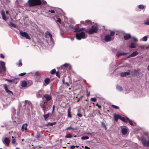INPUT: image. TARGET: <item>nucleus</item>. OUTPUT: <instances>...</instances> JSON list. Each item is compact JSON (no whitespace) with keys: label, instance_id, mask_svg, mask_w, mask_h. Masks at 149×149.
Instances as JSON below:
<instances>
[{"label":"nucleus","instance_id":"3c124183","mask_svg":"<svg viewBox=\"0 0 149 149\" xmlns=\"http://www.w3.org/2000/svg\"><path fill=\"white\" fill-rule=\"evenodd\" d=\"M17 65H18V66H20L22 65V63L21 62V61H19V63Z\"/></svg>","mask_w":149,"mask_h":149},{"label":"nucleus","instance_id":"ea45409f","mask_svg":"<svg viewBox=\"0 0 149 149\" xmlns=\"http://www.w3.org/2000/svg\"><path fill=\"white\" fill-rule=\"evenodd\" d=\"M10 24L14 28H16V26L15 24H14L12 23V22H10Z\"/></svg>","mask_w":149,"mask_h":149},{"label":"nucleus","instance_id":"2eb2a0df","mask_svg":"<svg viewBox=\"0 0 149 149\" xmlns=\"http://www.w3.org/2000/svg\"><path fill=\"white\" fill-rule=\"evenodd\" d=\"M138 54V53L137 51H134L131 54L129 55L127 57V58H129L131 57H134L136 56Z\"/></svg>","mask_w":149,"mask_h":149},{"label":"nucleus","instance_id":"49530a36","mask_svg":"<svg viewBox=\"0 0 149 149\" xmlns=\"http://www.w3.org/2000/svg\"><path fill=\"white\" fill-rule=\"evenodd\" d=\"M61 19L60 18H58L56 20V22L57 23L58 22H59V24H61Z\"/></svg>","mask_w":149,"mask_h":149},{"label":"nucleus","instance_id":"37998d69","mask_svg":"<svg viewBox=\"0 0 149 149\" xmlns=\"http://www.w3.org/2000/svg\"><path fill=\"white\" fill-rule=\"evenodd\" d=\"M129 121L130 124L132 125V126H133V123H132V121L130 120L129 118V119L128 120H127V121Z\"/></svg>","mask_w":149,"mask_h":149},{"label":"nucleus","instance_id":"9b49d317","mask_svg":"<svg viewBox=\"0 0 149 149\" xmlns=\"http://www.w3.org/2000/svg\"><path fill=\"white\" fill-rule=\"evenodd\" d=\"M3 143L7 146H9L10 142L9 139L8 138H5L4 140L3 141Z\"/></svg>","mask_w":149,"mask_h":149},{"label":"nucleus","instance_id":"a19ab883","mask_svg":"<svg viewBox=\"0 0 149 149\" xmlns=\"http://www.w3.org/2000/svg\"><path fill=\"white\" fill-rule=\"evenodd\" d=\"M5 80L6 81H7L8 82H10V83H11V82H13V81H14V80L13 79H5Z\"/></svg>","mask_w":149,"mask_h":149},{"label":"nucleus","instance_id":"338daca9","mask_svg":"<svg viewBox=\"0 0 149 149\" xmlns=\"http://www.w3.org/2000/svg\"><path fill=\"white\" fill-rule=\"evenodd\" d=\"M1 57L2 58H4V56H3V55L2 54H1Z\"/></svg>","mask_w":149,"mask_h":149},{"label":"nucleus","instance_id":"13d9d810","mask_svg":"<svg viewBox=\"0 0 149 149\" xmlns=\"http://www.w3.org/2000/svg\"><path fill=\"white\" fill-rule=\"evenodd\" d=\"M75 147V146L72 145L70 146V148L71 149H72L74 148Z\"/></svg>","mask_w":149,"mask_h":149},{"label":"nucleus","instance_id":"f8f14e48","mask_svg":"<svg viewBox=\"0 0 149 149\" xmlns=\"http://www.w3.org/2000/svg\"><path fill=\"white\" fill-rule=\"evenodd\" d=\"M141 142L144 146H149V141H146L145 139H142L141 140Z\"/></svg>","mask_w":149,"mask_h":149},{"label":"nucleus","instance_id":"aec40b11","mask_svg":"<svg viewBox=\"0 0 149 149\" xmlns=\"http://www.w3.org/2000/svg\"><path fill=\"white\" fill-rule=\"evenodd\" d=\"M130 72H122L120 73V76L122 77H125L126 75L130 74Z\"/></svg>","mask_w":149,"mask_h":149},{"label":"nucleus","instance_id":"423d86ee","mask_svg":"<svg viewBox=\"0 0 149 149\" xmlns=\"http://www.w3.org/2000/svg\"><path fill=\"white\" fill-rule=\"evenodd\" d=\"M42 98L43 100L42 102H47L52 99V97L51 95L46 94L43 96Z\"/></svg>","mask_w":149,"mask_h":149},{"label":"nucleus","instance_id":"ddd939ff","mask_svg":"<svg viewBox=\"0 0 149 149\" xmlns=\"http://www.w3.org/2000/svg\"><path fill=\"white\" fill-rule=\"evenodd\" d=\"M27 123L24 124L21 127V130L23 132H25L27 130Z\"/></svg>","mask_w":149,"mask_h":149},{"label":"nucleus","instance_id":"c03bdc74","mask_svg":"<svg viewBox=\"0 0 149 149\" xmlns=\"http://www.w3.org/2000/svg\"><path fill=\"white\" fill-rule=\"evenodd\" d=\"M5 91L6 92L8 93V94H10V93H12V94L13 93V92L9 90L8 88L7 89V90H5Z\"/></svg>","mask_w":149,"mask_h":149},{"label":"nucleus","instance_id":"c9c22d12","mask_svg":"<svg viewBox=\"0 0 149 149\" xmlns=\"http://www.w3.org/2000/svg\"><path fill=\"white\" fill-rule=\"evenodd\" d=\"M56 72V70L55 69H53L50 72V73L51 74H54Z\"/></svg>","mask_w":149,"mask_h":149},{"label":"nucleus","instance_id":"8fccbe9b","mask_svg":"<svg viewBox=\"0 0 149 149\" xmlns=\"http://www.w3.org/2000/svg\"><path fill=\"white\" fill-rule=\"evenodd\" d=\"M85 23H87L88 24H90L91 23V21L89 20H86L85 21Z\"/></svg>","mask_w":149,"mask_h":149},{"label":"nucleus","instance_id":"6e6552de","mask_svg":"<svg viewBox=\"0 0 149 149\" xmlns=\"http://www.w3.org/2000/svg\"><path fill=\"white\" fill-rule=\"evenodd\" d=\"M19 33L21 36L27 39H30L31 38L29 36L28 34L26 32L22 31H20Z\"/></svg>","mask_w":149,"mask_h":149},{"label":"nucleus","instance_id":"e433bc0d","mask_svg":"<svg viewBox=\"0 0 149 149\" xmlns=\"http://www.w3.org/2000/svg\"><path fill=\"white\" fill-rule=\"evenodd\" d=\"M74 32H77L78 31H80V29L79 28H74Z\"/></svg>","mask_w":149,"mask_h":149},{"label":"nucleus","instance_id":"72a5a7b5","mask_svg":"<svg viewBox=\"0 0 149 149\" xmlns=\"http://www.w3.org/2000/svg\"><path fill=\"white\" fill-rule=\"evenodd\" d=\"M89 137L88 136H83L81 137V139L84 140L88 139Z\"/></svg>","mask_w":149,"mask_h":149},{"label":"nucleus","instance_id":"c85d7f7f","mask_svg":"<svg viewBox=\"0 0 149 149\" xmlns=\"http://www.w3.org/2000/svg\"><path fill=\"white\" fill-rule=\"evenodd\" d=\"M145 7V6H144L142 5H140L138 6L139 8L141 9H143Z\"/></svg>","mask_w":149,"mask_h":149},{"label":"nucleus","instance_id":"f03ea898","mask_svg":"<svg viewBox=\"0 0 149 149\" xmlns=\"http://www.w3.org/2000/svg\"><path fill=\"white\" fill-rule=\"evenodd\" d=\"M40 105L44 112L45 111L49 110L51 107V105L47 102H42L40 103Z\"/></svg>","mask_w":149,"mask_h":149},{"label":"nucleus","instance_id":"6e6d98bb","mask_svg":"<svg viewBox=\"0 0 149 149\" xmlns=\"http://www.w3.org/2000/svg\"><path fill=\"white\" fill-rule=\"evenodd\" d=\"M77 115L79 117H81L82 116V115L81 114L79 113H77Z\"/></svg>","mask_w":149,"mask_h":149},{"label":"nucleus","instance_id":"c756f323","mask_svg":"<svg viewBox=\"0 0 149 149\" xmlns=\"http://www.w3.org/2000/svg\"><path fill=\"white\" fill-rule=\"evenodd\" d=\"M65 137L67 138H71L72 137V136L70 134H67Z\"/></svg>","mask_w":149,"mask_h":149},{"label":"nucleus","instance_id":"4d7b16f0","mask_svg":"<svg viewBox=\"0 0 149 149\" xmlns=\"http://www.w3.org/2000/svg\"><path fill=\"white\" fill-rule=\"evenodd\" d=\"M40 137V136L39 134L37 135L35 137L37 138H38Z\"/></svg>","mask_w":149,"mask_h":149},{"label":"nucleus","instance_id":"2f4dec72","mask_svg":"<svg viewBox=\"0 0 149 149\" xmlns=\"http://www.w3.org/2000/svg\"><path fill=\"white\" fill-rule=\"evenodd\" d=\"M147 40V37L145 36L143 37L142 39V40L144 42H146Z\"/></svg>","mask_w":149,"mask_h":149},{"label":"nucleus","instance_id":"39448f33","mask_svg":"<svg viewBox=\"0 0 149 149\" xmlns=\"http://www.w3.org/2000/svg\"><path fill=\"white\" fill-rule=\"evenodd\" d=\"M98 30V28L97 26H92L91 28L89 30L88 33L90 35L94 33H97Z\"/></svg>","mask_w":149,"mask_h":149},{"label":"nucleus","instance_id":"0eeeda50","mask_svg":"<svg viewBox=\"0 0 149 149\" xmlns=\"http://www.w3.org/2000/svg\"><path fill=\"white\" fill-rule=\"evenodd\" d=\"M61 68L64 70H69L71 69V66L69 64L66 63L62 65L61 66Z\"/></svg>","mask_w":149,"mask_h":149},{"label":"nucleus","instance_id":"bf43d9fd","mask_svg":"<svg viewBox=\"0 0 149 149\" xmlns=\"http://www.w3.org/2000/svg\"><path fill=\"white\" fill-rule=\"evenodd\" d=\"M4 87L5 89V90H7V88L6 86V84H4Z\"/></svg>","mask_w":149,"mask_h":149},{"label":"nucleus","instance_id":"4c0bfd02","mask_svg":"<svg viewBox=\"0 0 149 149\" xmlns=\"http://www.w3.org/2000/svg\"><path fill=\"white\" fill-rule=\"evenodd\" d=\"M111 106L112 107H113L115 109H119V107L118 106H115V105H111Z\"/></svg>","mask_w":149,"mask_h":149},{"label":"nucleus","instance_id":"f3484780","mask_svg":"<svg viewBox=\"0 0 149 149\" xmlns=\"http://www.w3.org/2000/svg\"><path fill=\"white\" fill-rule=\"evenodd\" d=\"M22 102L24 104V107H26V104H27L28 107H31V102L29 101L25 100L24 102Z\"/></svg>","mask_w":149,"mask_h":149},{"label":"nucleus","instance_id":"cd10ccee","mask_svg":"<svg viewBox=\"0 0 149 149\" xmlns=\"http://www.w3.org/2000/svg\"><path fill=\"white\" fill-rule=\"evenodd\" d=\"M50 81V79L49 78H47L45 80V82L47 84H49Z\"/></svg>","mask_w":149,"mask_h":149},{"label":"nucleus","instance_id":"b1692460","mask_svg":"<svg viewBox=\"0 0 149 149\" xmlns=\"http://www.w3.org/2000/svg\"><path fill=\"white\" fill-rule=\"evenodd\" d=\"M120 116L119 115L115 114L114 115V118L115 120L117 121L118 119H120Z\"/></svg>","mask_w":149,"mask_h":149},{"label":"nucleus","instance_id":"393cba45","mask_svg":"<svg viewBox=\"0 0 149 149\" xmlns=\"http://www.w3.org/2000/svg\"><path fill=\"white\" fill-rule=\"evenodd\" d=\"M129 47L131 48H134L136 47V45L134 43L132 42L130 44Z\"/></svg>","mask_w":149,"mask_h":149},{"label":"nucleus","instance_id":"680f3d73","mask_svg":"<svg viewBox=\"0 0 149 149\" xmlns=\"http://www.w3.org/2000/svg\"><path fill=\"white\" fill-rule=\"evenodd\" d=\"M128 54H129V53H122V55H125Z\"/></svg>","mask_w":149,"mask_h":149},{"label":"nucleus","instance_id":"dca6fc26","mask_svg":"<svg viewBox=\"0 0 149 149\" xmlns=\"http://www.w3.org/2000/svg\"><path fill=\"white\" fill-rule=\"evenodd\" d=\"M44 93L43 91L42 90H40L36 94V96L38 97H41Z\"/></svg>","mask_w":149,"mask_h":149},{"label":"nucleus","instance_id":"a878e982","mask_svg":"<svg viewBox=\"0 0 149 149\" xmlns=\"http://www.w3.org/2000/svg\"><path fill=\"white\" fill-rule=\"evenodd\" d=\"M27 85L26 82L25 81H22L21 83V85L23 87H25Z\"/></svg>","mask_w":149,"mask_h":149},{"label":"nucleus","instance_id":"de8ad7c7","mask_svg":"<svg viewBox=\"0 0 149 149\" xmlns=\"http://www.w3.org/2000/svg\"><path fill=\"white\" fill-rule=\"evenodd\" d=\"M26 74V73L25 72H23L22 73H21L20 74H19V76H23L24 75H25Z\"/></svg>","mask_w":149,"mask_h":149},{"label":"nucleus","instance_id":"0e129e2a","mask_svg":"<svg viewBox=\"0 0 149 149\" xmlns=\"http://www.w3.org/2000/svg\"><path fill=\"white\" fill-rule=\"evenodd\" d=\"M72 129V127H67L66 129V130H69L70 129Z\"/></svg>","mask_w":149,"mask_h":149},{"label":"nucleus","instance_id":"603ef678","mask_svg":"<svg viewBox=\"0 0 149 149\" xmlns=\"http://www.w3.org/2000/svg\"><path fill=\"white\" fill-rule=\"evenodd\" d=\"M132 39L135 42H137L138 41V40L134 37H133Z\"/></svg>","mask_w":149,"mask_h":149},{"label":"nucleus","instance_id":"58836bf2","mask_svg":"<svg viewBox=\"0 0 149 149\" xmlns=\"http://www.w3.org/2000/svg\"><path fill=\"white\" fill-rule=\"evenodd\" d=\"M102 125L103 126V127H104L105 128V129H107L106 126L105 124V123L103 122H101Z\"/></svg>","mask_w":149,"mask_h":149},{"label":"nucleus","instance_id":"bb28decb","mask_svg":"<svg viewBox=\"0 0 149 149\" xmlns=\"http://www.w3.org/2000/svg\"><path fill=\"white\" fill-rule=\"evenodd\" d=\"M117 90L119 91H123V89L122 87L119 86H117L116 87Z\"/></svg>","mask_w":149,"mask_h":149},{"label":"nucleus","instance_id":"473e14b6","mask_svg":"<svg viewBox=\"0 0 149 149\" xmlns=\"http://www.w3.org/2000/svg\"><path fill=\"white\" fill-rule=\"evenodd\" d=\"M116 55L118 57L120 56H122V53L118 52L116 54Z\"/></svg>","mask_w":149,"mask_h":149},{"label":"nucleus","instance_id":"4be33fe9","mask_svg":"<svg viewBox=\"0 0 149 149\" xmlns=\"http://www.w3.org/2000/svg\"><path fill=\"white\" fill-rule=\"evenodd\" d=\"M127 132V130L125 128H123L122 130V133L123 135H125Z\"/></svg>","mask_w":149,"mask_h":149},{"label":"nucleus","instance_id":"f257e3e1","mask_svg":"<svg viewBox=\"0 0 149 149\" xmlns=\"http://www.w3.org/2000/svg\"><path fill=\"white\" fill-rule=\"evenodd\" d=\"M28 2L29 6H33L41 4L46 5L47 4L46 2L43 0H29Z\"/></svg>","mask_w":149,"mask_h":149},{"label":"nucleus","instance_id":"a211bd4d","mask_svg":"<svg viewBox=\"0 0 149 149\" xmlns=\"http://www.w3.org/2000/svg\"><path fill=\"white\" fill-rule=\"evenodd\" d=\"M131 38V36L129 34H125L124 35V38L125 40H127Z\"/></svg>","mask_w":149,"mask_h":149},{"label":"nucleus","instance_id":"4468645a","mask_svg":"<svg viewBox=\"0 0 149 149\" xmlns=\"http://www.w3.org/2000/svg\"><path fill=\"white\" fill-rule=\"evenodd\" d=\"M0 65L2 68L3 70L5 72L6 71V68L5 67V63L3 61H0Z\"/></svg>","mask_w":149,"mask_h":149},{"label":"nucleus","instance_id":"5fc2aeb1","mask_svg":"<svg viewBox=\"0 0 149 149\" xmlns=\"http://www.w3.org/2000/svg\"><path fill=\"white\" fill-rule=\"evenodd\" d=\"M145 134L148 137V139H149V134L148 133L146 132L145 133Z\"/></svg>","mask_w":149,"mask_h":149},{"label":"nucleus","instance_id":"864d4df0","mask_svg":"<svg viewBox=\"0 0 149 149\" xmlns=\"http://www.w3.org/2000/svg\"><path fill=\"white\" fill-rule=\"evenodd\" d=\"M48 11L49 12H51L52 13H54L55 12V11L54 10H49Z\"/></svg>","mask_w":149,"mask_h":149},{"label":"nucleus","instance_id":"69168bd1","mask_svg":"<svg viewBox=\"0 0 149 149\" xmlns=\"http://www.w3.org/2000/svg\"><path fill=\"white\" fill-rule=\"evenodd\" d=\"M55 109V106L54 105L53 107V109H52V112H53L54 110Z\"/></svg>","mask_w":149,"mask_h":149},{"label":"nucleus","instance_id":"09e8293b","mask_svg":"<svg viewBox=\"0 0 149 149\" xmlns=\"http://www.w3.org/2000/svg\"><path fill=\"white\" fill-rule=\"evenodd\" d=\"M144 24L146 25H149V20H147L145 21Z\"/></svg>","mask_w":149,"mask_h":149},{"label":"nucleus","instance_id":"1a4fd4ad","mask_svg":"<svg viewBox=\"0 0 149 149\" xmlns=\"http://www.w3.org/2000/svg\"><path fill=\"white\" fill-rule=\"evenodd\" d=\"M104 39L105 41L107 42L111 41L113 39V38L109 35H107L105 36Z\"/></svg>","mask_w":149,"mask_h":149},{"label":"nucleus","instance_id":"7c9ffc66","mask_svg":"<svg viewBox=\"0 0 149 149\" xmlns=\"http://www.w3.org/2000/svg\"><path fill=\"white\" fill-rule=\"evenodd\" d=\"M49 114L47 113V114L44 115L43 116L45 120H46L49 116Z\"/></svg>","mask_w":149,"mask_h":149},{"label":"nucleus","instance_id":"9d476101","mask_svg":"<svg viewBox=\"0 0 149 149\" xmlns=\"http://www.w3.org/2000/svg\"><path fill=\"white\" fill-rule=\"evenodd\" d=\"M35 76L36 81H39L41 78V75L38 71H36L35 73Z\"/></svg>","mask_w":149,"mask_h":149},{"label":"nucleus","instance_id":"79ce46f5","mask_svg":"<svg viewBox=\"0 0 149 149\" xmlns=\"http://www.w3.org/2000/svg\"><path fill=\"white\" fill-rule=\"evenodd\" d=\"M91 100L94 102L96 101L97 99L95 97H92L91 98Z\"/></svg>","mask_w":149,"mask_h":149},{"label":"nucleus","instance_id":"6ab92c4d","mask_svg":"<svg viewBox=\"0 0 149 149\" xmlns=\"http://www.w3.org/2000/svg\"><path fill=\"white\" fill-rule=\"evenodd\" d=\"M1 14L3 19L5 21H6L7 20L5 12L3 10H2L1 11Z\"/></svg>","mask_w":149,"mask_h":149},{"label":"nucleus","instance_id":"a18cd8bd","mask_svg":"<svg viewBox=\"0 0 149 149\" xmlns=\"http://www.w3.org/2000/svg\"><path fill=\"white\" fill-rule=\"evenodd\" d=\"M115 34V32L114 31H112L111 32L110 35L111 37L113 36Z\"/></svg>","mask_w":149,"mask_h":149},{"label":"nucleus","instance_id":"5701e85b","mask_svg":"<svg viewBox=\"0 0 149 149\" xmlns=\"http://www.w3.org/2000/svg\"><path fill=\"white\" fill-rule=\"evenodd\" d=\"M71 108L70 107H69L68 109V116L69 117L71 118L72 117V115L70 113Z\"/></svg>","mask_w":149,"mask_h":149},{"label":"nucleus","instance_id":"412c9836","mask_svg":"<svg viewBox=\"0 0 149 149\" xmlns=\"http://www.w3.org/2000/svg\"><path fill=\"white\" fill-rule=\"evenodd\" d=\"M120 119L124 122H127V120H128L129 118L127 117L124 118L120 116Z\"/></svg>","mask_w":149,"mask_h":149},{"label":"nucleus","instance_id":"774afa93","mask_svg":"<svg viewBox=\"0 0 149 149\" xmlns=\"http://www.w3.org/2000/svg\"><path fill=\"white\" fill-rule=\"evenodd\" d=\"M85 149H90L87 146H85Z\"/></svg>","mask_w":149,"mask_h":149},{"label":"nucleus","instance_id":"20e7f679","mask_svg":"<svg viewBox=\"0 0 149 149\" xmlns=\"http://www.w3.org/2000/svg\"><path fill=\"white\" fill-rule=\"evenodd\" d=\"M76 39L77 40H80L82 39H85L86 38L85 33L84 32L77 33L75 35Z\"/></svg>","mask_w":149,"mask_h":149},{"label":"nucleus","instance_id":"052dcab7","mask_svg":"<svg viewBox=\"0 0 149 149\" xmlns=\"http://www.w3.org/2000/svg\"><path fill=\"white\" fill-rule=\"evenodd\" d=\"M80 23L81 24H84V25H86L85 22H84V21H81L80 22Z\"/></svg>","mask_w":149,"mask_h":149},{"label":"nucleus","instance_id":"7ed1b4c3","mask_svg":"<svg viewBox=\"0 0 149 149\" xmlns=\"http://www.w3.org/2000/svg\"><path fill=\"white\" fill-rule=\"evenodd\" d=\"M45 37L46 38H49L50 42L49 45L51 47L53 46L54 44V42L52 37V35L49 32L47 31L45 32Z\"/></svg>","mask_w":149,"mask_h":149},{"label":"nucleus","instance_id":"f704fd0d","mask_svg":"<svg viewBox=\"0 0 149 149\" xmlns=\"http://www.w3.org/2000/svg\"><path fill=\"white\" fill-rule=\"evenodd\" d=\"M12 139L11 141V143L12 144H14L15 143V138H14V137L13 136H12Z\"/></svg>","mask_w":149,"mask_h":149},{"label":"nucleus","instance_id":"e2e57ef3","mask_svg":"<svg viewBox=\"0 0 149 149\" xmlns=\"http://www.w3.org/2000/svg\"><path fill=\"white\" fill-rule=\"evenodd\" d=\"M56 75L57 76H58V77H59L60 76H59V74H58V72H56Z\"/></svg>","mask_w":149,"mask_h":149}]
</instances>
